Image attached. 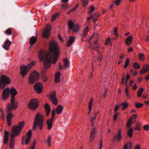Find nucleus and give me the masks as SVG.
Listing matches in <instances>:
<instances>
[{
    "label": "nucleus",
    "instance_id": "obj_1",
    "mask_svg": "<svg viewBox=\"0 0 149 149\" xmlns=\"http://www.w3.org/2000/svg\"><path fill=\"white\" fill-rule=\"evenodd\" d=\"M49 45V52L40 50L38 53L39 59L40 62H44V67L45 69L50 67L52 61H53L52 63H56L59 54V47L56 42L51 41Z\"/></svg>",
    "mask_w": 149,
    "mask_h": 149
},
{
    "label": "nucleus",
    "instance_id": "obj_2",
    "mask_svg": "<svg viewBox=\"0 0 149 149\" xmlns=\"http://www.w3.org/2000/svg\"><path fill=\"white\" fill-rule=\"evenodd\" d=\"M17 94L16 90L13 88H11V98L10 102L6 107V112L8 114L6 120L8 125H11V120L13 118L14 114L12 113V110H15L18 107L17 103L15 102V96Z\"/></svg>",
    "mask_w": 149,
    "mask_h": 149
},
{
    "label": "nucleus",
    "instance_id": "obj_3",
    "mask_svg": "<svg viewBox=\"0 0 149 149\" xmlns=\"http://www.w3.org/2000/svg\"><path fill=\"white\" fill-rule=\"evenodd\" d=\"M25 122L22 121L19 123L17 126H13L12 128L10 133V149H13L15 146V137L19 135L24 126Z\"/></svg>",
    "mask_w": 149,
    "mask_h": 149
},
{
    "label": "nucleus",
    "instance_id": "obj_4",
    "mask_svg": "<svg viewBox=\"0 0 149 149\" xmlns=\"http://www.w3.org/2000/svg\"><path fill=\"white\" fill-rule=\"evenodd\" d=\"M43 116L39 113H38L35 119L33 127V130H35L38 125L40 129L42 130L43 125Z\"/></svg>",
    "mask_w": 149,
    "mask_h": 149
},
{
    "label": "nucleus",
    "instance_id": "obj_5",
    "mask_svg": "<svg viewBox=\"0 0 149 149\" xmlns=\"http://www.w3.org/2000/svg\"><path fill=\"white\" fill-rule=\"evenodd\" d=\"M11 82L10 78L5 75L1 76L0 79V88L3 89L7 84H9Z\"/></svg>",
    "mask_w": 149,
    "mask_h": 149
},
{
    "label": "nucleus",
    "instance_id": "obj_6",
    "mask_svg": "<svg viewBox=\"0 0 149 149\" xmlns=\"http://www.w3.org/2000/svg\"><path fill=\"white\" fill-rule=\"evenodd\" d=\"M34 65V63H31L28 64V66L23 65H21L20 67L21 69L20 73L23 78L24 77V76L29 72V70L31 69V67Z\"/></svg>",
    "mask_w": 149,
    "mask_h": 149
},
{
    "label": "nucleus",
    "instance_id": "obj_7",
    "mask_svg": "<svg viewBox=\"0 0 149 149\" xmlns=\"http://www.w3.org/2000/svg\"><path fill=\"white\" fill-rule=\"evenodd\" d=\"M38 102L36 99H32L30 100L28 104V107L29 109L35 110L38 107Z\"/></svg>",
    "mask_w": 149,
    "mask_h": 149
},
{
    "label": "nucleus",
    "instance_id": "obj_8",
    "mask_svg": "<svg viewBox=\"0 0 149 149\" xmlns=\"http://www.w3.org/2000/svg\"><path fill=\"white\" fill-rule=\"evenodd\" d=\"M39 78V75L36 72L34 71L31 73L29 78V83L33 84L37 81Z\"/></svg>",
    "mask_w": 149,
    "mask_h": 149
},
{
    "label": "nucleus",
    "instance_id": "obj_9",
    "mask_svg": "<svg viewBox=\"0 0 149 149\" xmlns=\"http://www.w3.org/2000/svg\"><path fill=\"white\" fill-rule=\"evenodd\" d=\"M68 25L69 29H73L72 31L73 32L76 33L79 30L80 27L77 24H74V23L72 20H70L68 21Z\"/></svg>",
    "mask_w": 149,
    "mask_h": 149
},
{
    "label": "nucleus",
    "instance_id": "obj_10",
    "mask_svg": "<svg viewBox=\"0 0 149 149\" xmlns=\"http://www.w3.org/2000/svg\"><path fill=\"white\" fill-rule=\"evenodd\" d=\"M13 87H12L10 90L9 87H7L4 89L2 92V99L3 100H5L8 99L10 93L11 94V88Z\"/></svg>",
    "mask_w": 149,
    "mask_h": 149
},
{
    "label": "nucleus",
    "instance_id": "obj_11",
    "mask_svg": "<svg viewBox=\"0 0 149 149\" xmlns=\"http://www.w3.org/2000/svg\"><path fill=\"white\" fill-rule=\"evenodd\" d=\"M55 110L53 109L52 112V117L49 119L47 121V129L48 130L51 129L52 127V123L54 118L55 117Z\"/></svg>",
    "mask_w": 149,
    "mask_h": 149
},
{
    "label": "nucleus",
    "instance_id": "obj_12",
    "mask_svg": "<svg viewBox=\"0 0 149 149\" xmlns=\"http://www.w3.org/2000/svg\"><path fill=\"white\" fill-rule=\"evenodd\" d=\"M51 28L50 24H48L46 26V28L43 31V37L45 38H47L50 35Z\"/></svg>",
    "mask_w": 149,
    "mask_h": 149
},
{
    "label": "nucleus",
    "instance_id": "obj_13",
    "mask_svg": "<svg viewBox=\"0 0 149 149\" xmlns=\"http://www.w3.org/2000/svg\"><path fill=\"white\" fill-rule=\"evenodd\" d=\"M43 88V86L41 83L37 82L34 86V89L36 92L38 94L41 93Z\"/></svg>",
    "mask_w": 149,
    "mask_h": 149
},
{
    "label": "nucleus",
    "instance_id": "obj_14",
    "mask_svg": "<svg viewBox=\"0 0 149 149\" xmlns=\"http://www.w3.org/2000/svg\"><path fill=\"white\" fill-rule=\"evenodd\" d=\"M32 132L31 130H29L28 133L26 134V138L25 139V143L27 145L30 141V139L31 138L32 135Z\"/></svg>",
    "mask_w": 149,
    "mask_h": 149
},
{
    "label": "nucleus",
    "instance_id": "obj_15",
    "mask_svg": "<svg viewBox=\"0 0 149 149\" xmlns=\"http://www.w3.org/2000/svg\"><path fill=\"white\" fill-rule=\"evenodd\" d=\"M121 138V131L120 129L118 131L117 135H115L113 137V141H115L116 140L118 141H120Z\"/></svg>",
    "mask_w": 149,
    "mask_h": 149
},
{
    "label": "nucleus",
    "instance_id": "obj_16",
    "mask_svg": "<svg viewBox=\"0 0 149 149\" xmlns=\"http://www.w3.org/2000/svg\"><path fill=\"white\" fill-rule=\"evenodd\" d=\"M149 70V65L148 64H145L143 65V68L141 71L140 73L142 74H143L146 73Z\"/></svg>",
    "mask_w": 149,
    "mask_h": 149
},
{
    "label": "nucleus",
    "instance_id": "obj_17",
    "mask_svg": "<svg viewBox=\"0 0 149 149\" xmlns=\"http://www.w3.org/2000/svg\"><path fill=\"white\" fill-rule=\"evenodd\" d=\"M11 43V42L8 39L4 43V45L3 46V47L5 50H8L9 49V47Z\"/></svg>",
    "mask_w": 149,
    "mask_h": 149
},
{
    "label": "nucleus",
    "instance_id": "obj_18",
    "mask_svg": "<svg viewBox=\"0 0 149 149\" xmlns=\"http://www.w3.org/2000/svg\"><path fill=\"white\" fill-rule=\"evenodd\" d=\"M133 39V36L132 35H130L125 40V42L126 45L129 46L131 43Z\"/></svg>",
    "mask_w": 149,
    "mask_h": 149
},
{
    "label": "nucleus",
    "instance_id": "obj_19",
    "mask_svg": "<svg viewBox=\"0 0 149 149\" xmlns=\"http://www.w3.org/2000/svg\"><path fill=\"white\" fill-rule=\"evenodd\" d=\"M95 128H93L91 131L90 134V139L91 142H92L95 138Z\"/></svg>",
    "mask_w": 149,
    "mask_h": 149
},
{
    "label": "nucleus",
    "instance_id": "obj_20",
    "mask_svg": "<svg viewBox=\"0 0 149 149\" xmlns=\"http://www.w3.org/2000/svg\"><path fill=\"white\" fill-rule=\"evenodd\" d=\"M54 109L55 110V112L56 111L58 115H59L62 111L63 107L62 106L59 105L57 106L56 109Z\"/></svg>",
    "mask_w": 149,
    "mask_h": 149
},
{
    "label": "nucleus",
    "instance_id": "obj_21",
    "mask_svg": "<svg viewBox=\"0 0 149 149\" xmlns=\"http://www.w3.org/2000/svg\"><path fill=\"white\" fill-rule=\"evenodd\" d=\"M37 38L36 37H34V36H32L30 38L29 44L31 45V47H32L36 43L37 40Z\"/></svg>",
    "mask_w": 149,
    "mask_h": 149
},
{
    "label": "nucleus",
    "instance_id": "obj_22",
    "mask_svg": "<svg viewBox=\"0 0 149 149\" xmlns=\"http://www.w3.org/2000/svg\"><path fill=\"white\" fill-rule=\"evenodd\" d=\"M45 108L47 113L46 116H48L50 111V106L48 104L46 103L45 105Z\"/></svg>",
    "mask_w": 149,
    "mask_h": 149
},
{
    "label": "nucleus",
    "instance_id": "obj_23",
    "mask_svg": "<svg viewBox=\"0 0 149 149\" xmlns=\"http://www.w3.org/2000/svg\"><path fill=\"white\" fill-rule=\"evenodd\" d=\"M60 73L59 72H56L55 76V80L56 83H58L60 81Z\"/></svg>",
    "mask_w": 149,
    "mask_h": 149
},
{
    "label": "nucleus",
    "instance_id": "obj_24",
    "mask_svg": "<svg viewBox=\"0 0 149 149\" xmlns=\"http://www.w3.org/2000/svg\"><path fill=\"white\" fill-rule=\"evenodd\" d=\"M74 36H70V37L69 40L68 41L67 44V45L68 46H70L72 43L74 42Z\"/></svg>",
    "mask_w": 149,
    "mask_h": 149
},
{
    "label": "nucleus",
    "instance_id": "obj_25",
    "mask_svg": "<svg viewBox=\"0 0 149 149\" xmlns=\"http://www.w3.org/2000/svg\"><path fill=\"white\" fill-rule=\"evenodd\" d=\"M132 145V144L130 142L125 143L123 149H131Z\"/></svg>",
    "mask_w": 149,
    "mask_h": 149
},
{
    "label": "nucleus",
    "instance_id": "obj_26",
    "mask_svg": "<svg viewBox=\"0 0 149 149\" xmlns=\"http://www.w3.org/2000/svg\"><path fill=\"white\" fill-rule=\"evenodd\" d=\"M133 134V129L132 128H130L128 130L127 134L128 136L131 138L132 137Z\"/></svg>",
    "mask_w": 149,
    "mask_h": 149
},
{
    "label": "nucleus",
    "instance_id": "obj_27",
    "mask_svg": "<svg viewBox=\"0 0 149 149\" xmlns=\"http://www.w3.org/2000/svg\"><path fill=\"white\" fill-rule=\"evenodd\" d=\"M93 99L92 98L91 99L89 102V106H88V108H89V112H88V114H89L91 110V107L92 106V103L93 102Z\"/></svg>",
    "mask_w": 149,
    "mask_h": 149
},
{
    "label": "nucleus",
    "instance_id": "obj_28",
    "mask_svg": "<svg viewBox=\"0 0 149 149\" xmlns=\"http://www.w3.org/2000/svg\"><path fill=\"white\" fill-rule=\"evenodd\" d=\"M130 62V60L129 58H127L126 59L125 62V65L124 66V68H126L127 67V66L129 65Z\"/></svg>",
    "mask_w": 149,
    "mask_h": 149
},
{
    "label": "nucleus",
    "instance_id": "obj_29",
    "mask_svg": "<svg viewBox=\"0 0 149 149\" xmlns=\"http://www.w3.org/2000/svg\"><path fill=\"white\" fill-rule=\"evenodd\" d=\"M50 100L53 102V104L55 105H56L58 103V100L56 97H53V98H51Z\"/></svg>",
    "mask_w": 149,
    "mask_h": 149
},
{
    "label": "nucleus",
    "instance_id": "obj_30",
    "mask_svg": "<svg viewBox=\"0 0 149 149\" xmlns=\"http://www.w3.org/2000/svg\"><path fill=\"white\" fill-rule=\"evenodd\" d=\"M60 14V13H58L55 14H54L52 16V22L55 20L56 18Z\"/></svg>",
    "mask_w": 149,
    "mask_h": 149
},
{
    "label": "nucleus",
    "instance_id": "obj_31",
    "mask_svg": "<svg viewBox=\"0 0 149 149\" xmlns=\"http://www.w3.org/2000/svg\"><path fill=\"white\" fill-rule=\"evenodd\" d=\"M132 119L131 118H130L128 119L127 125V127L130 128L132 125Z\"/></svg>",
    "mask_w": 149,
    "mask_h": 149
},
{
    "label": "nucleus",
    "instance_id": "obj_32",
    "mask_svg": "<svg viewBox=\"0 0 149 149\" xmlns=\"http://www.w3.org/2000/svg\"><path fill=\"white\" fill-rule=\"evenodd\" d=\"M143 91V89L142 88H141L138 91L137 93V96L138 97H140L142 95V93Z\"/></svg>",
    "mask_w": 149,
    "mask_h": 149
},
{
    "label": "nucleus",
    "instance_id": "obj_33",
    "mask_svg": "<svg viewBox=\"0 0 149 149\" xmlns=\"http://www.w3.org/2000/svg\"><path fill=\"white\" fill-rule=\"evenodd\" d=\"M122 106V109L123 110L127 108L128 106V104L126 103H122L120 105V106Z\"/></svg>",
    "mask_w": 149,
    "mask_h": 149
},
{
    "label": "nucleus",
    "instance_id": "obj_34",
    "mask_svg": "<svg viewBox=\"0 0 149 149\" xmlns=\"http://www.w3.org/2000/svg\"><path fill=\"white\" fill-rule=\"evenodd\" d=\"M139 59L140 60L143 61L144 59V54H143L140 53L139 55Z\"/></svg>",
    "mask_w": 149,
    "mask_h": 149
},
{
    "label": "nucleus",
    "instance_id": "obj_35",
    "mask_svg": "<svg viewBox=\"0 0 149 149\" xmlns=\"http://www.w3.org/2000/svg\"><path fill=\"white\" fill-rule=\"evenodd\" d=\"M140 127V124L138 123H137L135 127L134 130H136L140 131L141 130Z\"/></svg>",
    "mask_w": 149,
    "mask_h": 149
},
{
    "label": "nucleus",
    "instance_id": "obj_36",
    "mask_svg": "<svg viewBox=\"0 0 149 149\" xmlns=\"http://www.w3.org/2000/svg\"><path fill=\"white\" fill-rule=\"evenodd\" d=\"M64 66L66 68L68 67L69 64L68 60L67 59H65L64 60Z\"/></svg>",
    "mask_w": 149,
    "mask_h": 149
},
{
    "label": "nucleus",
    "instance_id": "obj_37",
    "mask_svg": "<svg viewBox=\"0 0 149 149\" xmlns=\"http://www.w3.org/2000/svg\"><path fill=\"white\" fill-rule=\"evenodd\" d=\"M135 105L136 106V107L137 108H141L142 107L143 105V104H142L137 102L135 104Z\"/></svg>",
    "mask_w": 149,
    "mask_h": 149
},
{
    "label": "nucleus",
    "instance_id": "obj_38",
    "mask_svg": "<svg viewBox=\"0 0 149 149\" xmlns=\"http://www.w3.org/2000/svg\"><path fill=\"white\" fill-rule=\"evenodd\" d=\"M51 136L50 135L48 137L47 140V143L48 144V146L49 147L50 146V145H51Z\"/></svg>",
    "mask_w": 149,
    "mask_h": 149
},
{
    "label": "nucleus",
    "instance_id": "obj_39",
    "mask_svg": "<svg viewBox=\"0 0 149 149\" xmlns=\"http://www.w3.org/2000/svg\"><path fill=\"white\" fill-rule=\"evenodd\" d=\"M6 33L8 35H10L12 34V31L10 28H8L5 31Z\"/></svg>",
    "mask_w": 149,
    "mask_h": 149
},
{
    "label": "nucleus",
    "instance_id": "obj_40",
    "mask_svg": "<svg viewBox=\"0 0 149 149\" xmlns=\"http://www.w3.org/2000/svg\"><path fill=\"white\" fill-rule=\"evenodd\" d=\"M133 66L135 69H138L140 67V66L139 64L136 62L134 63Z\"/></svg>",
    "mask_w": 149,
    "mask_h": 149
},
{
    "label": "nucleus",
    "instance_id": "obj_41",
    "mask_svg": "<svg viewBox=\"0 0 149 149\" xmlns=\"http://www.w3.org/2000/svg\"><path fill=\"white\" fill-rule=\"evenodd\" d=\"M90 10L88 12V13L89 14H91L92 12L94 11L95 10V8L93 6H91L90 8Z\"/></svg>",
    "mask_w": 149,
    "mask_h": 149
},
{
    "label": "nucleus",
    "instance_id": "obj_42",
    "mask_svg": "<svg viewBox=\"0 0 149 149\" xmlns=\"http://www.w3.org/2000/svg\"><path fill=\"white\" fill-rule=\"evenodd\" d=\"M56 94L55 92H53L51 94V95L49 96V99H51V98H53V97H56Z\"/></svg>",
    "mask_w": 149,
    "mask_h": 149
},
{
    "label": "nucleus",
    "instance_id": "obj_43",
    "mask_svg": "<svg viewBox=\"0 0 149 149\" xmlns=\"http://www.w3.org/2000/svg\"><path fill=\"white\" fill-rule=\"evenodd\" d=\"M88 0H82L83 3V6H85L88 4Z\"/></svg>",
    "mask_w": 149,
    "mask_h": 149
},
{
    "label": "nucleus",
    "instance_id": "obj_44",
    "mask_svg": "<svg viewBox=\"0 0 149 149\" xmlns=\"http://www.w3.org/2000/svg\"><path fill=\"white\" fill-rule=\"evenodd\" d=\"M130 78V76L129 75V74H127V78L126 79L125 81V85L126 86L127 85V82L128 80V79H129V78Z\"/></svg>",
    "mask_w": 149,
    "mask_h": 149
},
{
    "label": "nucleus",
    "instance_id": "obj_45",
    "mask_svg": "<svg viewBox=\"0 0 149 149\" xmlns=\"http://www.w3.org/2000/svg\"><path fill=\"white\" fill-rule=\"evenodd\" d=\"M36 140H35L34 141L33 143V145H32L30 148V149H34L36 145Z\"/></svg>",
    "mask_w": 149,
    "mask_h": 149
},
{
    "label": "nucleus",
    "instance_id": "obj_46",
    "mask_svg": "<svg viewBox=\"0 0 149 149\" xmlns=\"http://www.w3.org/2000/svg\"><path fill=\"white\" fill-rule=\"evenodd\" d=\"M9 132L5 130V131L4 137L8 138L9 135Z\"/></svg>",
    "mask_w": 149,
    "mask_h": 149
},
{
    "label": "nucleus",
    "instance_id": "obj_47",
    "mask_svg": "<svg viewBox=\"0 0 149 149\" xmlns=\"http://www.w3.org/2000/svg\"><path fill=\"white\" fill-rule=\"evenodd\" d=\"M143 127L145 130L147 131L148 130L149 128V125H144Z\"/></svg>",
    "mask_w": 149,
    "mask_h": 149
},
{
    "label": "nucleus",
    "instance_id": "obj_48",
    "mask_svg": "<svg viewBox=\"0 0 149 149\" xmlns=\"http://www.w3.org/2000/svg\"><path fill=\"white\" fill-rule=\"evenodd\" d=\"M61 7L62 9L66 10L67 8L68 7V5H65V4H62L61 5Z\"/></svg>",
    "mask_w": 149,
    "mask_h": 149
},
{
    "label": "nucleus",
    "instance_id": "obj_49",
    "mask_svg": "<svg viewBox=\"0 0 149 149\" xmlns=\"http://www.w3.org/2000/svg\"><path fill=\"white\" fill-rule=\"evenodd\" d=\"M88 31V27L86 26L84 29L83 30V32L84 33H86Z\"/></svg>",
    "mask_w": 149,
    "mask_h": 149
},
{
    "label": "nucleus",
    "instance_id": "obj_50",
    "mask_svg": "<svg viewBox=\"0 0 149 149\" xmlns=\"http://www.w3.org/2000/svg\"><path fill=\"white\" fill-rule=\"evenodd\" d=\"M8 138L6 137H4L3 139V143L5 144H6L8 143Z\"/></svg>",
    "mask_w": 149,
    "mask_h": 149
},
{
    "label": "nucleus",
    "instance_id": "obj_51",
    "mask_svg": "<svg viewBox=\"0 0 149 149\" xmlns=\"http://www.w3.org/2000/svg\"><path fill=\"white\" fill-rule=\"evenodd\" d=\"M42 80L44 82H46L47 80V77L44 76L43 77Z\"/></svg>",
    "mask_w": 149,
    "mask_h": 149
},
{
    "label": "nucleus",
    "instance_id": "obj_52",
    "mask_svg": "<svg viewBox=\"0 0 149 149\" xmlns=\"http://www.w3.org/2000/svg\"><path fill=\"white\" fill-rule=\"evenodd\" d=\"M120 106H118V105H116L114 109V112H116V111L119 109L120 107Z\"/></svg>",
    "mask_w": 149,
    "mask_h": 149
},
{
    "label": "nucleus",
    "instance_id": "obj_53",
    "mask_svg": "<svg viewBox=\"0 0 149 149\" xmlns=\"http://www.w3.org/2000/svg\"><path fill=\"white\" fill-rule=\"evenodd\" d=\"M117 1H114V3L115 4H116L117 6H118L119 5V1L120 0H116Z\"/></svg>",
    "mask_w": 149,
    "mask_h": 149
},
{
    "label": "nucleus",
    "instance_id": "obj_54",
    "mask_svg": "<svg viewBox=\"0 0 149 149\" xmlns=\"http://www.w3.org/2000/svg\"><path fill=\"white\" fill-rule=\"evenodd\" d=\"M118 113H116L114 116L113 119L115 121L117 118Z\"/></svg>",
    "mask_w": 149,
    "mask_h": 149
},
{
    "label": "nucleus",
    "instance_id": "obj_55",
    "mask_svg": "<svg viewBox=\"0 0 149 149\" xmlns=\"http://www.w3.org/2000/svg\"><path fill=\"white\" fill-rule=\"evenodd\" d=\"M117 31V28L115 27L114 29V34L116 36L118 35V34L116 33Z\"/></svg>",
    "mask_w": 149,
    "mask_h": 149
},
{
    "label": "nucleus",
    "instance_id": "obj_56",
    "mask_svg": "<svg viewBox=\"0 0 149 149\" xmlns=\"http://www.w3.org/2000/svg\"><path fill=\"white\" fill-rule=\"evenodd\" d=\"M94 45L96 46V48H98L99 47L97 45V41H95L94 42Z\"/></svg>",
    "mask_w": 149,
    "mask_h": 149
},
{
    "label": "nucleus",
    "instance_id": "obj_57",
    "mask_svg": "<svg viewBox=\"0 0 149 149\" xmlns=\"http://www.w3.org/2000/svg\"><path fill=\"white\" fill-rule=\"evenodd\" d=\"M102 55H100V56H98V58H97V60L98 61H101V60H102Z\"/></svg>",
    "mask_w": 149,
    "mask_h": 149
},
{
    "label": "nucleus",
    "instance_id": "obj_58",
    "mask_svg": "<svg viewBox=\"0 0 149 149\" xmlns=\"http://www.w3.org/2000/svg\"><path fill=\"white\" fill-rule=\"evenodd\" d=\"M75 10H74V9L73 8H72V9H71V10H70V11H68V14H70V13L71 12H72L73 11H74Z\"/></svg>",
    "mask_w": 149,
    "mask_h": 149
},
{
    "label": "nucleus",
    "instance_id": "obj_59",
    "mask_svg": "<svg viewBox=\"0 0 149 149\" xmlns=\"http://www.w3.org/2000/svg\"><path fill=\"white\" fill-rule=\"evenodd\" d=\"M102 140L101 139L100 142V147L99 149H102Z\"/></svg>",
    "mask_w": 149,
    "mask_h": 149
},
{
    "label": "nucleus",
    "instance_id": "obj_60",
    "mask_svg": "<svg viewBox=\"0 0 149 149\" xmlns=\"http://www.w3.org/2000/svg\"><path fill=\"white\" fill-rule=\"evenodd\" d=\"M97 20V19L96 18L93 17V21L94 23H95L96 22Z\"/></svg>",
    "mask_w": 149,
    "mask_h": 149
},
{
    "label": "nucleus",
    "instance_id": "obj_61",
    "mask_svg": "<svg viewBox=\"0 0 149 149\" xmlns=\"http://www.w3.org/2000/svg\"><path fill=\"white\" fill-rule=\"evenodd\" d=\"M134 149H140V146L139 144H137Z\"/></svg>",
    "mask_w": 149,
    "mask_h": 149
},
{
    "label": "nucleus",
    "instance_id": "obj_62",
    "mask_svg": "<svg viewBox=\"0 0 149 149\" xmlns=\"http://www.w3.org/2000/svg\"><path fill=\"white\" fill-rule=\"evenodd\" d=\"M137 88V86L136 84H135L133 87V89L134 90H135Z\"/></svg>",
    "mask_w": 149,
    "mask_h": 149
},
{
    "label": "nucleus",
    "instance_id": "obj_63",
    "mask_svg": "<svg viewBox=\"0 0 149 149\" xmlns=\"http://www.w3.org/2000/svg\"><path fill=\"white\" fill-rule=\"evenodd\" d=\"M4 116L3 115V114L2 113V116L1 117V119L2 120H5V118H4Z\"/></svg>",
    "mask_w": 149,
    "mask_h": 149
},
{
    "label": "nucleus",
    "instance_id": "obj_64",
    "mask_svg": "<svg viewBox=\"0 0 149 149\" xmlns=\"http://www.w3.org/2000/svg\"><path fill=\"white\" fill-rule=\"evenodd\" d=\"M145 40L147 41H149V36H147L146 37V38L145 39Z\"/></svg>",
    "mask_w": 149,
    "mask_h": 149
}]
</instances>
